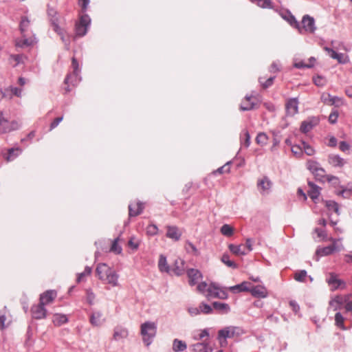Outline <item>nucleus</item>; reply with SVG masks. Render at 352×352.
<instances>
[{"instance_id": "f257e3e1", "label": "nucleus", "mask_w": 352, "mask_h": 352, "mask_svg": "<svg viewBox=\"0 0 352 352\" xmlns=\"http://www.w3.org/2000/svg\"><path fill=\"white\" fill-rule=\"evenodd\" d=\"M96 275L102 281L113 287L118 285V275L105 263H99L96 269Z\"/></svg>"}, {"instance_id": "f03ea898", "label": "nucleus", "mask_w": 352, "mask_h": 352, "mask_svg": "<svg viewBox=\"0 0 352 352\" xmlns=\"http://www.w3.org/2000/svg\"><path fill=\"white\" fill-rule=\"evenodd\" d=\"M156 332L157 327L154 322H146L141 325V334L146 345L148 346L151 343Z\"/></svg>"}, {"instance_id": "7ed1b4c3", "label": "nucleus", "mask_w": 352, "mask_h": 352, "mask_svg": "<svg viewBox=\"0 0 352 352\" xmlns=\"http://www.w3.org/2000/svg\"><path fill=\"white\" fill-rule=\"evenodd\" d=\"M206 297L208 299L211 298L226 299L228 297V294L224 290L221 289L217 284L211 283L209 284V287L208 289L207 294H206Z\"/></svg>"}, {"instance_id": "20e7f679", "label": "nucleus", "mask_w": 352, "mask_h": 352, "mask_svg": "<svg viewBox=\"0 0 352 352\" xmlns=\"http://www.w3.org/2000/svg\"><path fill=\"white\" fill-rule=\"evenodd\" d=\"M91 19L89 16L85 14H82L78 23L76 25V34L79 36H83L87 32V28L90 25Z\"/></svg>"}, {"instance_id": "39448f33", "label": "nucleus", "mask_w": 352, "mask_h": 352, "mask_svg": "<svg viewBox=\"0 0 352 352\" xmlns=\"http://www.w3.org/2000/svg\"><path fill=\"white\" fill-rule=\"evenodd\" d=\"M333 243L329 246L320 248L317 250V254L320 256H327L332 254L333 252H339L343 249V246L339 244V240L331 239Z\"/></svg>"}, {"instance_id": "423d86ee", "label": "nucleus", "mask_w": 352, "mask_h": 352, "mask_svg": "<svg viewBox=\"0 0 352 352\" xmlns=\"http://www.w3.org/2000/svg\"><path fill=\"white\" fill-rule=\"evenodd\" d=\"M239 329L234 327H228L219 330L218 332V339L220 340L221 345H223V343L221 340V339L226 340V338H234L235 336L239 334Z\"/></svg>"}, {"instance_id": "0eeeda50", "label": "nucleus", "mask_w": 352, "mask_h": 352, "mask_svg": "<svg viewBox=\"0 0 352 352\" xmlns=\"http://www.w3.org/2000/svg\"><path fill=\"white\" fill-rule=\"evenodd\" d=\"M321 101L327 105L340 107L344 104L343 100L338 96H333L328 93H322L320 96Z\"/></svg>"}, {"instance_id": "6e6552de", "label": "nucleus", "mask_w": 352, "mask_h": 352, "mask_svg": "<svg viewBox=\"0 0 352 352\" xmlns=\"http://www.w3.org/2000/svg\"><path fill=\"white\" fill-rule=\"evenodd\" d=\"M327 282L331 290H336L338 288H344L345 287V283L338 278V275L334 273H330L328 278H327Z\"/></svg>"}, {"instance_id": "1a4fd4ad", "label": "nucleus", "mask_w": 352, "mask_h": 352, "mask_svg": "<svg viewBox=\"0 0 352 352\" xmlns=\"http://www.w3.org/2000/svg\"><path fill=\"white\" fill-rule=\"evenodd\" d=\"M272 186L271 180L266 176H263L257 181L258 190L262 195L267 194Z\"/></svg>"}, {"instance_id": "9d476101", "label": "nucleus", "mask_w": 352, "mask_h": 352, "mask_svg": "<svg viewBox=\"0 0 352 352\" xmlns=\"http://www.w3.org/2000/svg\"><path fill=\"white\" fill-rule=\"evenodd\" d=\"M298 100L296 98H289L285 103L287 114L293 116L298 112Z\"/></svg>"}, {"instance_id": "9b49d317", "label": "nucleus", "mask_w": 352, "mask_h": 352, "mask_svg": "<svg viewBox=\"0 0 352 352\" xmlns=\"http://www.w3.org/2000/svg\"><path fill=\"white\" fill-rule=\"evenodd\" d=\"M40 302L38 305H34L31 308L32 316L34 318L39 320L45 318L47 310Z\"/></svg>"}, {"instance_id": "f8f14e48", "label": "nucleus", "mask_w": 352, "mask_h": 352, "mask_svg": "<svg viewBox=\"0 0 352 352\" xmlns=\"http://www.w3.org/2000/svg\"><path fill=\"white\" fill-rule=\"evenodd\" d=\"M144 208V204L135 201L131 202L129 206V217H136L142 213Z\"/></svg>"}, {"instance_id": "ddd939ff", "label": "nucleus", "mask_w": 352, "mask_h": 352, "mask_svg": "<svg viewBox=\"0 0 352 352\" xmlns=\"http://www.w3.org/2000/svg\"><path fill=\"white\" fill-rule=\"evenodd\" d=\"M57 296V292L55 290H47L41 294L40 302L44 306L52 303Z\"/></svg>"}, {"instance_id": "4468645a", "label": "nucleus", "mask_w": 352, "mask_h": 352, "mask_svg": "<svg viewBox=\"0 0 352 352\" xmlns=\"http://www.w3.org/2000/svg\"><path fill=\"white\" fill-rule=\"evenodd\" d=\"M256 98L252 96H246L242 100L240 109L242 111H250L256 105Z\"/></svg>"}, {"instance_id": "2eb2a0df", "label": "nucleus", "mask_w": 352, "mask_h": 352, "mask_svg": "<svg viewBox=\"0 0 352 352\" xmlns=\"http://www.w3.org/2000/svg\"><path fill=\"white\" fill-rule=\"evenodd\" d=\"M302 29L305 32L313 33L316 30L314 18L309 15L304 16L302 20Z\"/></svg>"}, {"instance_id": "dca6fc26", "label": "nucleus", "mask_w": 352, "mask_h": 352, "mask_svg": "<svg viewBox=\"0 0 352 352\" xmlns=\"http://www.w3.org/2000/svg\"><path fill=\"white\" fill-rule=\"evenodd\" d=\"M182 232L180 231V230L176 227V226H168L166 227V236L175 241H177L180 239L182 236Z\"/></svg>"}, {"instance_id": "f3484780", "label": "nucleus", "mask_w": 352, "mask_h": 352, "mask_svg": "<svg viewBox=\"0 0 352 352\" xmlns=\"http://www.w3.org/2000/svg\"><path fill=\"white\" fill-rule=\"evenodd\" d=\"M189 285L193 286L202 278L201 272L196 269H190L187 271Z\"/></svg>"}, {"instance_id": "a211bd4d", "label": "nucleus", "mask_w": 352, "mask_h": 352, "mask_svg": "<svg viewBox=\"0 0 352 352\" xmlns=\"http://www.w3.org/2000/svg\"><path fill=\"white\" fill-rule=\"evenodd\" d=\"M21 153L19 147L12 148L7 150V153H3V157L8 162L14 160Z\"/></svg>"}, {"instance_id": "6ab92c4d", "label": "nucleus", "mask_w": 352, "mask_h": 352, "mask_svg": "<svg viewBox=\"0 0 352 352\" xmlns=\"http://www.w3.org/2000/svg\"><path fill=\"white\" fill-rule=\"evenodd\" d=\"M21 124L18 121L13 120L10 122H6V124L0 127V133H6L19 129Z\"/></svg>"}, {"instance_id": "aec40b11", "label": "nucleus", "mask_w": 352, "mask_h": 352, "mask_svg": "<svg viewBox=\"0 0 352 352\" xmlns=\"http://www.w3.org/2000/svg\"><path fill=\"white\" fill-rule=\"evenodd\" d=\"M252 296L256 298H265L268 292L267 289L262 285H256L250 289Z\"/></svg>"}, {"instance_id": "412c9836", "label": "nucleus", "mask_w": 352, "mask_h": 352, "mask_svg": "<svg viewBox=\"0 0 352 352\" xmlns=\"http://www.w3.org/2000/svg\"><path fill=\"white\" fill-rule=\"evenodd\" d=\"M30 20L27 16H22L20 22L19 28L21 32V34L24 36H28L29 35V32L30 30Z\"/></svg>"}, {"instance_id": "4be33fe9", "label": "nucleus", "mask_w": 352, "mask_h": 352, "mask_svg": "<svg viewBox=\"0 0 352 352\" xmlns=\"http://www.w3.org/2000/svg\"><path fill=\"white\" fill-rule=\"evenodd\" d=\"M228 248L230 251L236 256L245 255L248 254L246 252V248L243 245V244H240L238 245L230 244L228 245Z\"/></svg>"}, {"instance_id": "5701e85b", "label": "nucleus", "mask_w": 352, "mask_h": 352, "mask_svg": "<svg viewBox=\"0 0 352 352\" xmlns=\"http://www.w3.org/2000/svg\"><path fill=\"white\" fill-rule=\"evenodd\" d=\"M184 261L182 259L177 258L172 265L170 271L173 272L175 274L179 276L184 272Z\"/></svg>"}, {"instance_id": "b1692460", "label": "nucleus", "mask_w": 352, "mask_h": 352, "mask_svg": "<svg viewBox=\"0 0 352 352\" xmlns=\"http://www.w3.org/2000/svg\"><path fill=\"white\" fill-rule=\"evenodd\" d=\"M308 185L309 186V190H308V195L309 196V197L313 200V201H316L319 195H320V188L316 186V184H314V183L311 182H308Z\"/></svg>"}, {"instance_id": "393cba45", "label": "nucleus", "mask_w": 352, "mask_h": 352, "mask_svg": "<svg viewBox=\"0 0 352 352\" xmlns=\"http://www.w3.org/2000/svg\"><path fill=\"white\" fill-rule=\"evenodd\" d=\"M104 321V318L101 312L96 311L92 314L90 317V322L94 326H100Z\"/></svg>"}, {"instance_id": "a878e982", "label": "nucleus", "mask_w": 352, "mask_h": 352, "mask_svg": "<svg viewBox=\"0 0 352 352\" xmlns=\"http://www.w3.org/2000/svg\"><path fill=\"white\" fill-rule=\"evenodd\" d=\"M329 163L334 167H342L344 160L338 155H331L328 157Z\"/></svg>"}, {"instance_id": "bb28decb", "label": "nucleus", "mask_w": 352, "mask_h": 352, "mask_svg": "<svg viewBox=\"0 0 352 352\" xmlns=\"http://www.w3.org/2000/svg\"><path fill=\"white\" fill-rule=\"evenodd\" d=\"M128 336V331L122 327H117L114 329L113 338L115 340H119L126 338Z\"/></svg>"}, {"instance_id": "cd10ccee", "label": "nucleus", "mask_w": 352, "mask_h": 352, "mask_svg": "<svg viewBox=\"0 0 352 352\" xmlns=\"http://www.w3.org/2000/svg\"><path fill=\"white\" fill-rule=\"evenodd\" d=\"M213 308L221 314H225L230 311V306L227 303L214 302L212 303Z\"/></svg>"}, {"instance_id": "c85d7f7f", "label": "nucleus", "mask_w": 352, "mask_h": 352, "mask_svg": "<svg viewBox=\"0 0 352 352\" xmlns=\"http://www.w3.org/2000/svg\"><path fill=\"white\" fill-rule=\"evenodd\" d=\"M348 299V296H337L330 301L329 305L333 307L334 310H337L339 306L342 305Z\"/></svg>"}, {"instance_id": "c756f323", "label": "nucleus", "mask_w": 352, "mask_h": 352, "mask_svg": "<svg viewBox=\"0 0 352 352\" xmlns=\"http://www.w3.org/2000/svg\"><path fill=\"white\" fill-rule=\"evenodd\" d=\"M307 167L316 177H320V175H322V173H324V170L322 168H318V163L314 161H309L307 162Z\"/></svg>"}, {"instance_id": "7c9ffc66", "label": "nucleus", "mask_w": 352, "mask_h": 352, "mask_svg": "<svg viewBox=\"0 0 352 352\" xmlns=\"http://www.w3.org/2000/svg\"><path fill=\"white\" fill-rule=\"evenodd\" d=\"M33 39L32 38H27V36H24L22 35L21 38H18L15 41L16 46L20 47H25L30 46L33 44Z\"/></svg>"}, {"instance_id": "2f4dec72", "label": "nucleus", "mask_w": 352, "mask_h": 352, "mask_svg": "<svg viewBox=\"0 0 352 352\" xmlns=\"http://www.w3.org/2000/svg\"><path fill=\"white\" fill-rule=\"evenodd\" d=\"M158 267L160 272L169 273L170 268L168 265L166 258L164 255H160L158 261Z\"/></svg>"}, {"instance_id": "473e14b6", "label": "nucleus", "mask_w": 352, "mask_h": 352, "mask_svg": "<svg viewBox=\"0 0 352 352\" xmlns=\"http://www.w3.org/2000/svg\"><path fill=\"white\" fill-rule=\"evenodd\" d=\"M191 347L195 352H212L211 348L204 342L194 344Z\"/></svg>"}, {"instance_id": "72a5a7b5", "label": "nucleus", "mask_w": 352, "mask_h": 352, "mask_svg": "<svg viewBox=\"0 0 352 352\" xmlns=\"http://www.w3.org/2000/svg\"><path fill=\"white\" fill-rule=\"evenodd\" d=\"M187 345L185 342L179 339H175L173 342V350L175 352L184 351L186 349Z\"/></svg>"}, {"instance_id": "f704fd0d", "label": "nucleus", "mask_w": 352, "mask_h": 352, "mask_svg": "<svg viewBox=\"0 0 352 352\" xmlns=\"http://www.w3.org/2000/svg\"><path fill=\"white\" fill-rule=\"evenodd\" d=\"M68 319L66 315L56 314L53 316L52 322L56 326H60L67 322Z\"/></svg>"}, {"instance_id": "c9c22d12", "label": "nucleus", "mask_w": 352, "mask_h": 352, "mask_svg": "<svg viewBox=\"0 0 352 352\" xmlns=\"http://www.w3.org/2000/svg\"><path fill=\"white\" fill-rule=\"evenodd\" d=\"M7 313L8 311L6 307L0 311V327L1 329H4L11 322L10 320H8Z\"/></svg>"}, {"instance_id": "e433bc0d", "label": "nucleus", "mask_w": 352, "mask_h": 352, "mask_svg": "<svg viewBox=\"0 0 352 352\" xmlns=\"http://www.w3.org/2000/svg\"><path fill=\"white\" fill-rule=\"evenodd\" d=\"M316 59L314 57H311L309 59H308L307 62H305L303 60L296 62L294 63V67L296 68H310L314 65Z\"/></svg>"}, {"instance_id": "4c0bfd02", "label": "nucleus", "mask_w": 352, "mask_h": 352, "mask_svg": "<svg viewBox=\"0 0 352 352\" xmlns=\"http://www.w3.org/2000/svg\"><path fill=\"white\" fill-rule=\"evenodd\" d=\"M252 3H256V5L261 8H273V3L272 0H250Z\"/></svg>"}, {"instance_id": "58836bf2", "label": "nucleus", "mask_w": 352, "mask_h": 352, "mask_svg": "<svg viewBox=\"0 0 352 352\" xmlns=\"http://www.w3.org/2000/svg\"><path fill=\"white\" fill-rule=\"evenodd\" d=\"M317 122H313L312 121H304L300 125V130L302 133H307L310 131L314 126H316Z\"/></svg>"}, {"instance_id": "ea45409f", "label": "nucleus", "mask_w": 352, "mask_h": 352, "mask_svg": "<svg viewBox=\"0 0 352 352\" xmlns=\"http://www.w3.org/2000/svg\"><path fill=\"white\" fill-rule=\"evenodd\" d=\"M248 285H249V283H248V282H243L242 283H241L239 285H236L235 286L230 287V290L233 292H239L249 291L250 288H249Z\"/></svg>"}, {"instance_id": "a19ab883", "label": "nucleus", "mask_w": 352, "mask_h": 352, "mask_svg": "<svg viewBox=\"0 0 352 352\" xmlns=\"http://www.w3.org/2000/svg\"><path fill=\"white\" fill-rule=\"evenodd\" d=\"M274 78V76L268 78L261 76L259 78L258 81L263 89H267L273 85Z\"/></svg>"}, {"instance_id": "79ce46f5", "label": "nucleus", "mask_w": 352, "mask_h": 352, "mask_svg": "<svg viewBox=\"0 0 352 352\" xmlns=\"http://www.w3.org/2000/svg\"><path fill=\"white\" fill-rule=\"evenodd\" d=\"M91 273V268L86 267L82 272L78 274L76 281L78 283L84 281L87 276H90Z\"/></svg>"}, {"instance_id": "37998d69", "label": "nucleus", "mask_w": 352, "mask_h": 352, "mask_svg": "<svg viewBox=\"0 0 352 352\" xmlns=\"http://www.w3.org/2000/svg\"><path fill=\"white\" fill-rule=\"evenodd\" d=\"M268 137L265 133H259L256 138V142L258 145L264 146L267 144Z\"/></svg>"}, {"instance_id": "c03bdc74", "label": "nucleus", "mask_w": 352, "mask_h": 352, "mask_svg": "<svg viewBox=\"0 0 352 352\" xmlns=\"http://www.w3.org/2000/svg\"><path fill=\"white\" fill-rule=\"evenodd\" d=\"M185 249L188 253L192 254L193 255L197 256L199 251L194 244L190 241H186L185 243Z\"/></svg>"}, {"instance_id": "a18cd8bd", "label": "nucleus", "mask_w": 352, "mask_h": 352, "mask_svg": "<svg viewBox=\"0 0 352 352\" xmlns=\"http://www.w3.org/2000/svg\"><path fill=\"white\" fill-rule=\"evenodd\" d=\"M221 232L226 236H231L234 233V228L228 224H224L221 228Z\"/></svg>"}, {"instance_id": "49530a36", "label": "nucleus", "mask_w": 352, "mask_h": 352, "mask_svg": "<svg viewBox=\"0 0 352 352\" xmlns=\"http://www.w3.org/2000/svg\"><path fill=\"white\" fill-rule=\"evenodd\" d=\"M140 241L135 236H132L130 238L128 241V246L132 249L133 251H135L138 249Z\"/></svg>"}, {"instance_id": "de8ad7c7", "label": "nucleus", "mask_w": 352, "mask_h": 352, "mask_svg": "<svg viewBox=\"0 0 352 352\" xmlns=\"http://www.w3.org/2000/svg\"><path fill=\"white\" fill-rule=\"evenodd\" d=\"M221 261L228 267L232 268L237 267V265L234 261L230 259V256L228 254H224L221 257Z\"/></svg>"}, {"instance_id": "09e8293b", "label": "nucleus", "mask_w": 352, "mask_h": 352, "mask_svg": "<svg viewBox=\"0 0 352 352\" xmlns=\"http://www.w3.org/2000/svg\"><path fill=\"white\" fill-rule=\"evenodd\" d=\"M307 272L305 270L298 271L294 274V278L296 281L304 282L307 277Z\"/></svg>"}, {"instance_id": "8fccbe9b", "label": "nucleus", "mask_w": 352, "mask_h": 352, "mask_svg": "<svg viewBox=\"0 0 352 352\" xmlns=\"http://www.w3.org/2000/svg\"><path fill=\"white\" fill-rule=\"evenodd\" d=\"M325 206L329 210H333L336 214H339V207L338 204L333 201H325Z\"/></svg>"}, {"instance_id": "3c124183", "label": "nucleus", "mask_w": 352, "mask_h": 352, "mask_svg": "<svg viewBox=\"0 0 352 352\" xmlns=\"http://www.w3.org/2000/svg\"><path fill=\"white\" fill-rule=\"evenodd\" d=\"M199 310L200 314H210L212 313V308L210 305L204 302L199 304Z\"/></svg>"}, {"instance_id": "603ef678", "label": "nucleus", "mask_w": 352, "mask_h": 352, "mask_svg": "<svg viewBox=\"0 0 352 352\" xmlns=\"http://www.w3.org/2000/svg\"><path fill=\"white\" fill-rule=\"evenodd\" d=\"M208 287L209 284L206 283V282H201L197 285V290L206 296V294H207Z\"/></svg>"}, {"instance_id": "864d4df0", "label": "nucleus", "mask_w": 352, "mask_h": 352, "mask_svg": "<svg viewBox=\"0 0 352 352\" xmlns=\"http://www.w3.org/2000/svg\"><path fill=\"white\" fill-rule=\"evenodd\" d=\"M302 151H304V152L307 155H309V156L313 155L314 154V153H315V151L313 148V147L311 146L310 145H309L308 144H307L305 142H302Z\"/></svg>"}, {"instance_id": "5fc2aeb1", "label": "nucleus", "mask_w": 352, "mask_h": 352, "mask_svg": "<svg viewBox=\"0 0 352 352\" xmlns=\"http://www.w3.org/2000/svg\"><path fill=\"white\" fill-rule=\"evenodd\" d=\"M119 239H116L111 245L110 250L116 254H120L122 252V248L118 245Z\"/></svg>"}, {"instance_id": "6e6d98bb", "label": "nucleus", "mask_w": 352, "mask_h": 352, "mask_svg": "<svg viewBox=\"0 0 352 352\" xmlns=\"http://www.w3.org/2000/svg\"><path fill=\"white\" fill-rule=\"evenodd\" d=\"M335 321L338 327L344 329V318L340 313L336 314Z\"/></svg>"}, {"instance_id": "4d7b16f0", "label": "nucleus", "mask_w": 352, "mask_h": 352, "mask_svg": "<svg viewBox=\"0 0 352 352\" xmlns=\"http://www.w3.org/2000/svg\"><path fill=\"white\" fill-rule=\"evenodd\" d=\"M338 116V111L337 110H333L329 116V122L331 124H336L337 122Z\"/></svg>"}, {"instance_id": "13d9d810", "label": "nucleus", "mask_w": 352, "mask_h": 352, "mask_svg": "<svg viewBox=\"0 0 352 352\" xmlns=\"http://www.w3.org/2000/svg\"><path fill=\"white\" fill-rule=\"evenodd\" d=\"M229 172H230L229 164H226L223 165V166L217 168L216 170L213 171L212 174L213 175H216L217 173L223 174V173H229Z\"/></svg>"}, {"instance_id": "bf43d9fd", "label": "nucleus", "mask_w": 352, "mask_h": 352, "mask_svg": "<svg viewBox=\"0 0 352 352\" xmlns=\"http://www.w3.org/2000/svg\"><path fill=\"white\" fill-rule=\"evenodd\" d=\"M157 227L155 225L151 224L146 228V233L151 236L157 234Z\"/></svg>"}, {"instance_id": "052dcab7", "label": "nucleus", "mask_w": 352, "mask_h": 352, "mask_svg": "<svg viewBox=\"0 0 352 352\" xmlns=\"http://www.w3.org/2000/svg\"><path fill=\"white\" fill-rule=\"evenodd\" d=\"M313 80H314V84L319 87H322V86L324 85V84L326 82L325 79L321 76H317L316 78H314Z\"/></svg>"}, {"instance_id": "680f3d73", "label": "nucleus", "mask_w": 352, "mask_h": 352, "mask_svg": "<svg viewBox=\"0 0 352 352\" xmlns=\"http://www.w3.org/2000/svg\"><path fill=\"white\" fill-rule=\"evenodd\" d=\"M72 67L73 70H74V72H73L75 76H78V72H79V65H78V61L76 60V59L75 58H72Z\"/></svg>"}, {"instance_id": "e2e57ef3", "label": "nucleus", "mask_w": 352, "mask_h": 352, "mask_svg": "<svg viewBox=\"0 0 352 352\" xmlns=\"http://www.w3.org/2000/svg\"><path fill=\"white\" fill-rule=\"evenodd\" d=\"M292 152L296 156H300L302 152V148L301 146L294 145L292 147Z\"/></svg>"}, {"instance_id": "0e129e2a", "label": "nucleus", "mask_w": 352, "mask_h": 352, "mask_svg": "<svg viewBox=\"0 0 352 352\" xmlns=\"http://www.w3.org/2000/svg\"><path fill=\"white\" fill-rule=\"evenodd\" d=\"M10 59L15 62L14 66H16L22 61L23 56L20 54H12L10 56Z\"/></svg>"}, {"instance_id": "69168bd1", "label": "nucleus", "mask_w": 352, "mask_h": 352, "mask_svg": "<svg viewBox=\"0 0 352 352\" xmlns=\"http://www.w3.org/2000/svg\"><path fill=\"white\" fill-rule=\"evenodd\" d=\"M324 173H322V175H320V177H323L324 179H320L321 181H327L329 182H332L333 181H338V178L336 176H333V175H323Z\"/></svg>"}, {"instance_id": "338daca9", "label": "nucleus", "mask_w": 352, "mask_h": 352, "mask_svg": "<svg viewBox=\"0 0 352 352\" xmlns=\"http://www.w3.org/2000/svg\"><path fill=\"white\" fill-rule=\"evenodd\" d=\"M63 116L55 118L54 121L51 123L50 129L52 130L54 128H56L59 124V123L63 120Z\"/></svg>"}, {"instance_id": "774afa93", "label": "nucleus", "mask_w": 352, "mask_h": 352, "mask_svg": "<svg viewBox=\"0 0 352 352\" xmlns=\"http://www.w3.org/2000/svg\"><path fill=\"white\" fill-rule=\"evenodd\" d=\"M339 148L342 152H345L350 149V145L347 142L342 141V142H340V143Z\"/></svg>"}]
</instances>
